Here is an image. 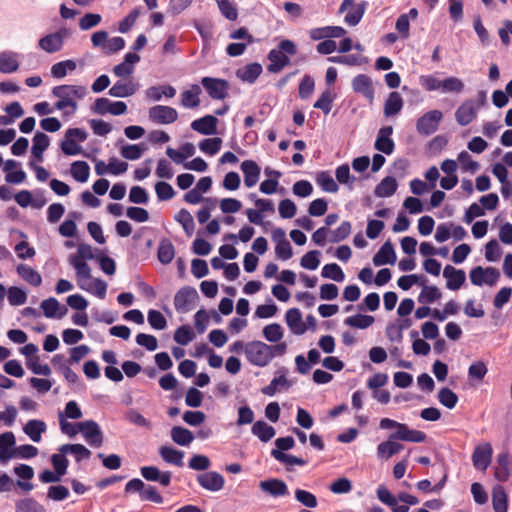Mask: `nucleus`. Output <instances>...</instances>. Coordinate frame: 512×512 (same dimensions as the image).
<instances>
[{
  "instance_id": "a211bd4d",
  "label": "nucleus",
  "mask_w": 512,
  "mask_h": 512,
  "mask_svg": "<svg viewBox=\"0 0 512 512\" xmlns=\"http://www.w3.org/2000/svg\"><path fill=\"white\" fill-rule=\"evenodd\" d=\"M68 262L76 271L79 287L87 292H91V286L82 283V279H91L90 266L86 263V261H82L76 258L75 255H70Z\"/></svg>"
},
{
  "instance_id": "393cba45",
  "label": "nucleus",
  "mask_w": 512,
  "mask_h": 512,
  "mask_svg": "<svg viewBox=\"0 0 512 512\" xmlns=\"http://www.w3.org/2000/svg\"><path fill=\"white\" fill-rule=\"evenodd\" d=\"M313 40L340 38L346 34V30L341 26H325L313 28L309 32Z\"/></svg>"
},
{
  "instance_id": "f704fd0d",
  "label": "nucleus",
  "mask_w": 512,
  "mask_h": 512,
  "mask_svg": "<svg viewBox=\"0 0 512 512\" xmlns=\"http://www.w3.org/2000/svg\"><path fill=\"white\" fill-rule=\"evenodd\" d=\"M285 319L288 327L294 334L300 335L306 331V327L302 323V314L298 308L287 310Z\"/></svg>"
},
{
  "instance_id": "4c0bfd02",
  "label": "nucleus",
  "mask_w": 512,
  "mask_h": 512,
  "mask_svg": "<svg viewBox=\"0 0 512 512\" xmlns=\"http://www.w3.org/2000/svg\"><path fill=\"white\" fill-rule=\"evenodd\" d=\"M46 429L47 426L44 421L33 419L26 423L23 431L33 442L38 443L41 441V435Z\"/></svg>"
},
{
  "instance_id": "4468645a",
  "label": "nucleus",
  "mask_w": 512,
  "mask_h": 512,
  "mask_svg": "<svg viewBox=\"0 0 512 512\" xmlns=\"http://www.w3.org/2000/svg\"><path fill=\"white\" fill-rule=\"evenodd\" d=\"M493 448L488 442L475 447L472 454V462L476 469L485 471L492 460Z\"/></svg>"
},
{
  "instance_id": "4be33fe9",
  "label": "nucleus",
  "mask_w": 512,
  "mask_h": 512,
  "mask_svg": "<svg viewBox=\"0 0 512 512\" xmlns=\"http://www.w3.org/2000/svg\"><path fill=\"white\" fill-rule=\"evenodd\" d=\"M218 119L213 115H205L192 121V130L202 135H213L217 132Z\"/></svg>"
},
{
  "instance_id": "f257e3e1",
  "label": "nucleus",
  "mask_w": 512,
  "mask_h": 512,
  "mask_svg": "<svg viewBox=\"0 0 512 512\" xmlns=\"http://www.w3.org/2000/svg\"><path fill=\"white\" fill-rule=\"evenodd\" d=\"M87 91L81 85H59L52 89V94L59 98L55 103L57 110L64 111L65 115H72L76 112L78 105L75 99H82Z\"/></svg>"
},
{
  "instance_id": "2f4dec72",
  "label": "nucleus",
  "mask_w": 512,
  "mask_h": 512,
  "mask_svg": "<svg viewBox=\"0 0 512 512\" xmlns=\"http://www.w3.org/2000/svg\"><path fill=\"white\" fill-rule=\"evenodd\" d=\"M32 156L39 162L43 161V153L50 145L49 137L43 132H36L32 139Z\"/></svg>"
},
{
  "instance_id": "c9c22d12",
  "label": "nucleus",
  "mask_w": 512,
  "mask_h": 512,
  "mask_svg": "<svg viewBox=\"0 0 512 512\" xmlns=\"http://www.w3.org/2000/svg\"><path fill=\"white\" fill-rule=\"evenodd\" d=\"M425 283L426 278L423 276L421 282L419 283V285L423 286V288L417 298L418 302L422 304H431L439 300L442 296L440 290L434 285L428 286Z\"/></svg>"
},
{
  "instance_id": "473e14b6",
  "label": "nucleus",
  "mask_w": 512,
  "mask_h": 512,
  "mask_svg": "<svg viewBox=\"0 0 512 512\" xmlns=\"http://www.w3.org/2000/svg\"><path fill=\"white\" fill-rule=\"evenodd\" d=\"M278 373L281 374L277 377H274L269 385L262 388L261 392L264 395L274 396L281 389H288L291 386L286 378V370L283 368L282 370H279Z\"/></svg>"
},
{
  "instance_id": "e2e57ef3",
  "label": "nucleus",
  "mask_w": 512,
  "mask_h": 512,
  "mask_svg": "<svg viewBox=\"0 0 512 512\" xmlns=\"http://www.w3.org/2000/svg\"><path fill=\"white\" fill-rule=\"evenodd\" d=\"M366 6L367 2L365 1L356 4V6H354L352 10L346 14L344 18L345 23L348 24L349 26L357 25L361 21L365 13Z\"/></svg>"
},
{
  "instance_id": "3c124183",
  "label": "nucleus",
  "mask_w": 512,
  "mask_h": 512,
  "mask_svg": "<svg viewBox=\"0 0 512 512\" xmlns=\"http://www.w3.org/2000/svg\"><path fill=\"white\" fill-rule=\"evenodd\" d=\"M316 183L321 189L328 193H336L338 191V184L332 177L329 171H321L316 175Z\"/></svg>"
},
{
  "instance_id": "20e7f679",
  "label": "nucleus",
  "mask_w": 512,
  "mask_h": 512,
  "mask_svg": "<svg viewBox=\"0 0 512 512\" xmlns=\"http://www.w3.org/2000/svg\"><path fill=\"white\" fill-rule=\"evenodd\" d=\"M125 492L138 493L141 501H150L156 504H161L164 501L155 486L147 485L139 478L128 481L125 485Z\"/></svg>"
},
{
  "instance_id": "e433bc0d",
  "label": "nucleus",
  "mask_w": 512,
  "mask_h": 512,
  "mask_svg": "<svg viewBox=\"0 0 512 512\" xmlns=\"http://www.w3.org/2000/svg\"><path fill=\"white\" fill-rule=\"evenodd\" d=\"M15 445V436L13 432H5L0 435V460L3 462L14 458V450L12 447Z\"/></svg>"
},
{
  "instance_id": "5fc2aeb1",
  "label": "nucleus",
  "mask_w": 512,
  "mask_h": 512,
  "mask_svg": "<svg viewBox=\"0 0 512 512\" xmlns=\"http://www.w3.org/2000/svg\"><path fill=\"white\" fill-rule=\"evenodd\" d=\"M175 220L182 226L187 236H191L195 229V222L191 213L186 209H181L175 216Z\"/></svg>"
},
{
  "instance_id": "423d86ee",
  "label": "nucleus",
  "mask_w": 512,
  "mask_h": 512,
  "mask_svg": "<svg viewBox=\"0 0 512 512\" xmlns=\"http://www.w3.org/2000/svg\"><path fill=\"white\" fill-rule=\"evenodd\" d=\"M443 113L440 110H430L418 118L416 130L421 136H430L434 134L442 121Z\"/></svg>"
},
{
  "instance_id": "49530a36",
  "label": "nucleus",
  "mask_w": 512,
  "mask_h": 512,
  "mask_svg": "<svg viewBox=\"0 0 512 512\" xmlns=\"http://www.w3.org/2000/svg\"><path fill=\"white\" fill-rule=\"evenodd\" d=\"M403 107V99L398 92H391L384 103V115L394 116L400 113Z\"/></svg>"
},
{
  "instance_id": "0eeeda50",
  "label": "nucleus",
  "mask_w": 512,
  "mask_h": 512,
  "mask_svg": "<svg viewBox=\"0 0 512 512\" xmlns=\"http://www.w3.org/2000/svg\"><path fill=\"white\" fill-rule=\"evenodd\" d=\"M199 295L197 290L191 286H184L174 296V307L179 313H187L193 309Z\"/></svg>"
},
{
  "instance_id": "aec40b11",
  "label": "nucleus",
  "mask_w": 512,
  "mask_h": 512,
  "mask_svg": "<svg viewBox=\"0 0 512 512\" xmlns=\"http://www.w3.org/2000/svg\"><path fill=\"white\" fill-rule=\"evenodd\" d=\"M41 309L43 310V314L46 318H63L68 309L66 306L61 305L59 301L54 297H49L43 300L40 304Z\"/></svg>"
},
{
  "instance_id": "6ab92c4d",
  "label": "nucleus",
  "mask_w": 512,
  "mask_h": 512,
  "mask_svg": "<svg viewBox=\"0 0 512 512\" xmlns=\"http://www.w3.org/2000/svg\"><path fill=\"white\" fill-rule=\"evenodd\" d=\"M355 93L363 95L370 103L374 100V89L371 78L366 74H359L352 80Z\"/></svg>"
},
{
  "instance_id": "603ef678",
  "label": "nucleus",
  "mask_w": 512,
  "mask_h": 512,
  "mask_svg": "<svg viewBox=\"0 0 512 512\" xmlns=\"http://www.w3.org/2000/svg\"><path fill=\"white\" fill-rule=\"evenodd\" d=\"M71 175L72 177L80 182H87L90 175V167L85 161H75L71 164Z\"/></svg>"
},
{
  "instance_id": "a18cd8bd",
  "label": "nucleus",
  "mask_w": 512,
  "mask_h": 512,
  "mask_svg": "<svg viewBox=\"0 0 512 512\" xmlns=\"http://www.w3.org/2000/svg\"><path fill=\"white\" fill-rule=\"evenodd\" d=\"M492 506L494 512H507L508 498L504 487L501 485L494 486L492 490Z\"/></svg>"
},
{
  "instance_id": "412c9836",
  "label": "nucleus",
  "mask_w": 512,
  "mask_h": 512,
  "mask_svg": "<svg viewBox=\"0 0 512 512\" xmlns=\"http://www.w3.org/2000/svg\"><path fill=\"white\" fill-rule=\"evenodd\" d=\"M443 276L447 279V289L452 291L460 289L466 280L465 272L461 269H456L451 265L445 266L443 270Z\"/></svg>"
},
{
  "instance_id": "bb28decb",
  "label": "nucleus",
  "mask_w": 512,
  "mask_h": 512,
  "mask_svg": "<svg viewBox=\"0 0 512 512\" xmlns=\"http://www.w3.org/2000/svg\"><path fill=\"white\" fill-rule=\"evenodd\" d=\"M398 438H392V433L389 435L388 440L381 442L377 446V455L382 459H389L393 455L403 450L404 446L400 444Z\"/></svg>"
},
{
  "instance_id": "864d4df0",
  "label": "nucleus",
  "mask_w": 512,
  "mask_h": 512,
  "mask_svg": "<svg viewBox=\"0 0 512 512\" xmlns=\"http://www.w3.org/2000/svg\"><path fill=\"white\" fill-rule=\"evenodd\" d=\"M375 319L370 315L356 314L344 320L345 325L357 329H366L374 323Z\"/></svg>"
},
{
  "instance_id": "f8f14e48",
  "label": "nucleus",
  "mask_w": 512,
  "mask_h": 512,
  "mask_svg": "<svg viewBox=\"0 0 512 512\" xmlns=\"http://www.w3.org/2000/svg\"><path fill=\"white\" fill-rule=\"evenodd\" d=\"M70 35V32L66 28H62L57 32L48 34L38 41V46L40 49L44 50L47 53H55L62 49L64 44V39Z\"/></svg>"
},
{
  "instance_id": "ddd939ff",
  "label": "nucleus",
  "mask_w": 512,
  "mask_h": 512,
  "mask_svg": "<svg viewBox=\"0 0 512 512\" xmlns=\"http://www.w3.org/2000/svg\"><path fill=\"white\" fill-rule=\"evenodd\" d=\"M80 432L86 442L92 447H100L103 443V434L97 422L93 420L83 421Z\"/></svg>"
},
{
  "instance_id": "9d476101",
  "label": "nucleus",
  "mask_w": 512,
  "mask_h": 512,
  "mask_svg": "<svg viewBox=\"0 0 512 512\" xmlns=\"http://www.w3.org/2000/svg\"><path fill=\"white\" fill-rule=\"evenodd\" d=\"M148 118L152 123L168 125L177 121L178 112L171 106L155 105L149 109Z\"/></svg>"
},
{
  "instance_id": "de8ad7c7",
  "label": "nucleus",
  "mask_w": 512,
  "mask_h": 512,
  "mask_svg": "<svg viewBox=\"0 0 512 512\" xmlns=\"http://www.w3.org/2000/svg\"><path fill=\"white\" fill-rule=\"evenodd\" d=\"M175 256V248L172 242L164 238L160 241L157 251V257L160 263L167 265L171 263Z\"/></svg>"
},
{
  "instance_id": "09e8293b",
  "label": "nucleus",
  "mask_w": 512,
  "mask_h": 512,
  "mask_svg": "<svg viewBox=\"0 0 512 512\" xmlns=\"http://www.w3.org/2000/svg\"><path fill=\"white\" fill-rule=\"evenodd\" d=\"M18 275L32 286L38 287L42 283V277L38 271L25 265L19 264L16 268Z\"/></svg>"
},
{
  "instance_id": "338daca9",
  "label": "nucleus",
  "mask_w": 512,
  "mask_h": 512,
  "mask_svg": "<svg viewBox=\"0 0 512 512\" xmlns=\"http://www.w3.org/2000/svg\"><path fill=\"white\" fill-rule=\"evenodd\" d=\"M457 160L464 172L475 173L480 168L479 163L474 161L467 151H461L458 154Z\"/></svg>"
},
{
  "instance_id": "6e6d98bb",
  "label": "nucleus",
  "mask_w": 512,
  "mask_h": 512,
  "mask_svg": "<svg viewBox=\"0 0 512 512\" xmlns=\"http://www.w3.org/2000/svg\"><path fill=\"white\" fill-rule=\"evenodd\" d=\"M220 13L230 21H236L238 18L237 5L232 0H215Z\"/></svg>"
},
{
  "instance_id": "cd10ccee",
  "label": "nucleus",
  "mask_w": 512,
  "mask_h": 512,
  "mask_svg": "<svg viewBox=\"0 0 512 512\" xmlns=\"http://www.w3.org/2000/svg\"><path fill=\"white\" fill-rule=\"evenodd\" d=\"M263 71L260 63L254 62L247 64L236 70V77L242 82L253 84Z\"/></svg>"
},
{
  "instance_id": "5701e85b",
  "label": "nucleus",
  "mask_w": 512,
  "mask_h": 512,
  "mask_svg": "<svg viewBox=\"0 0 512 512\" xmlns=\"http://www.w3.org/2000/svg\"><path fill=\"white\" fill-rule=\"evenodd\" d=\"M396 253L393 244L390 240L386 241L373 256V264L375 266H382L385 264L393 265L396 262Z\"/></svg>"
},
{
  "instance_id": "680f3d73",
  "label": "nucleus",
  "mask_w": 512,
  "mask_h": 512,
  "mask_svg": "<svg viewBox=\"0 0 512 512\" xmlns=\"http://www.w3.org/2000/svg\"><path fill=\"white\" fill-rule=\"evenodd\" d=\"M222 145V139L219 137L206 138L199 142V149L210 156L217 154Z\"/></svg>"
},
{
  "instance_id": "a19ab883",
  "label": "nucleus",
  "mask_w": 512,
  "mask_h": 512,
  "mask_svg": "<svg viewBox=\"0 0 512 512\" xmlns=\"http://www.w3.org/2000/svg\"><path fill=\"white\" fill-rule=\"evenodd\" d=\"M17 53L4 51L0 53V72L10 74L16 72L19 68Z\"/></svg>"
},
{
  "instance_id": "9b49d317",
  "label": "nucleus",
  "mask_w": 512,
  "mask_h": 512,
  "mask_svg": "<svg viewBox=\"0 0 512 512\" xmlns=\"http://www.w3.org/2000/svg\"><path fill=\"white\" fill-rule=\"evenodd\" d=\"M201 84L212 99L223 100L228 96L229 82L225 79L203 77Z\"/></svg>"
},
{
  "instance_id": "f3484780",
  "label": "nucleus",
  "mask_w": 512,
  "mask_h": 512,
  "mask_svg": "<svg viewBox=\"0 0 512 512\" xmlns=\"http://www.w3.org/2000/svg\"><path fill=\"white\" fill-rule=\"evenodd\" d=\"M392 133V126H384L380 128L374 144L375 149L386 155H391L395 149L394 141L391 138Z\"/></svg>"
},
{
  "instance_id": "58836bf2",
  "label": "nucleus",
  "mask_w": 512,
  "mask_h": 512,
  "mask_svg": "<svg viewBox=\"0 0 512 512\" xmlns=\"http://www.w3.org/2000/svg\"><path fill=\"white\" fill-rule=\"evenodd\" d=\"M251 432L254 436H256L262 442H268L275 436V429L273 426L267 424L263 420L256 421L252 428Z\"/></svg>"
},
{
  "instance_id": "39448f33",
  "label": "nucleus",
  "mask_w": 512,
  "mask_h": 512,
  "mask_svg": "<svg viewBox=\"0 0 512 512\" xmlns=\"http://www.w3.org/2000/svg\"><path fill=\"white\" fill-rule=\"evenodd\" d=\"M87 138V132L81 128H69L65 137L61 142V150L65 155L73 156L82 153V147L77 144L76 139L79 142H84Z\"/></svg>"
},
{
  "instance_id": "7c9ffc66",
  "label": "nucleus",
  "mask_w": 512,
  "mask_h": 512,
  "mask_svg": "<svg viewBox=\"0 0 512 512\" xmlns=\"http://www.w3.org/2000/svg\"><path fill=\"white\" fill-rule=\"evenodd\" d=\"M511 457L508 452H501L497 456V465L494 476L500 482H506L510 477Z\"/></svg>"
},
{
  "instance_id": "2eb2a0df",
  "label": "nucleus",
  "mask_w": 512,
  "mask_h": 512,
  "mask_svg": "<svg viewBox=\"0 0 512 512\" xmlns=\"http://www.w3.org/2000/svg\"><path fill=\"white\" fill-rule=\"evenodd\" d=\"M197 482L205 490L218 492L223 489L225 479L220 473L209 471L197 475Z\"/></svg>"
},
{
  "instance_id": "69168bd1",
  "label": "nucleus",
  "mask_w": 512,
  "mask_h": 512,
  "mask_svg": "<svg viewBox=\"0 0 512 512\" xmlns=\"http://www.w3.org/2000/svg\"><path fill=\"white\" fill-rule=\"evenodd\" d=\"M144 144H127L121 148V155L128 160H137L145 152Z\"/></svg>"
},
{
  "instance_id": "bf43d9fd",
  "label": "nucleus",
  "mask_w": 512,
  "mask_h": 512,
  "mask_svg": "<svg viewBox=\"0 0 512 512\" xmlns=\"http://www.w3.org/2000/svg\"><path fill=\"white\" fill-rule=\"evenodd\" d=\"M76 69V62L72 59L60 61L55 63L51 67V74L54 78L61 79L67 75L68 71H73Z\"/></svg>"
},
{
  "instance_id": "7ed1b4c3",
  "label": "nucleus",
  "mask_w": 512,
  "mask_h": 512,
  "mask_svg": "<svg viewBox=\"0 0 512 512\" xmlns=\"http://www.w3.org/2000/svg\"><path fill=\"white\" fill-rule=\"evenodd\" d=\"M270 345L262 341H251L245 345V356L254 366L265 367L272 361Z\"/></svg>"
},
{
  "instance_id": "79ce46f5",
  "label": "nucleus",
  "mask_w": 512,
  "mask_h": 512,
  "mask_svg": "<svg viewBox=\"0 0 512 512\" xmlns=\"http://www.w3.org/2000/svg\"><path fill=\"white\" fill-rule=\"evenodd\" d=\"M58 450L63 454L73 455L76 462L89 459L91 456V451L82 444H64Z\"/></svg>"
},
{
  "instance_id": "1a4fd4ad",
  "label": "nucleus",
  "mask_w": 512,
  "mask_h": 512,
  "mask_svg": "<svg viewBox=\"0 0 512 512\" xmlns=\"http://www.w3.org/2000/svg\"><path fill=\"white\" fill-rule=\"evenodd\" d=\"M91 111L97 115L110 113L111 115L118 116L127 111V105L123 101H111L108 98L101 97L95 100L91 106Z\"/></svg>"
},
{
  "instance_id": "052dcab7",
  "label": "nucleus",
  "mask_w": 512,
  "mask_h": 512,
  "mask_svg": "<svg viewBox=\"0 0 512 512\" xmlns=\"http://www.w3.org/2000/svg\"><path fill=\"white\" fill-rule=\"evenodd\" d=\"M321 275L323 278L332 279L336 282H343L345 279V274L342 268L336 263L324 265Z\"/></svg>"
},
{
  "instance_id": "dca6fc26",
  "label": "nucleus",
  "mask_w": 512,
  "mask_h": 512,
  "mask_svg": "<svg viewBox=\"0 0 512 512\" xmlns=\"http://www.w3.org/2000/svg\"><path fill=\"white\" fill-rule=\"evenodd\" d=\"M478 107L472 99L465 100L456 110L455 119L460 126L469 125L477 116Z\"/></svg>"
},
{
  "instance_id": "13d9d810",
  "label": "nucleus",
  "mask_w": 512,
  "mask_h": 512,
  "mask_svg": "<svg viewBox=\"0 0 512 512\" xmlns=\"http://www.w3.org/2000/svg\"><path fill=\"white\" fill-rule=\"evenodd\" d=\"M271 456L275 460H277L280 463L285 464L286 466H293V465L304 466L307 464V461L304 460L303 458H300V457H297L294 455H290V454H286L279 450H272Z\"/></svg>"
},
{
  "instance_id": "8fccbe9b",
  "label": "nucleus",
  "mask_w": 512,
  "mask_h": 512,
  "mask_svg": "<svg viewBox=\"0 0 512 512\" xmlns=\"http://www.w3.org/2000/svg\"><path fill=\"white\" fill-rule=\"evenodd\" d=\"M172 440L180 446H189L194 440L193 433L181 426H174L171 429Z\"/></svg>"
},
{
  "instance_id": "ea45409f",
  "label": "nucleus",
  "mask_w": 512,
  "mask_h": 512,
  "mask_svg": "<svg viewBox=\"0 0 512 512\" xmlns=\"http://www.w3.org/2000/svg\"><path fill=\"white\" fill-rule=\"evenodd\" d=\"M161 458L169 464L182 467L184 465L183 458L184 452L177 450L171 446H161L159 449Z\"/></svg>"
},
{
  "instance_id": "c756f323",
  "label": "nucleus",
  "mask_w": 512,
  "mask_h": 512,
  "mask_svg": "<svg viewBox=\"0 0 512 512\" xmlns=\"http://www.w3.org/2000/svg\"><path fill=\"white\" fill-rule=\"evenodd\" d=\"M259 486L263 492L273 497L286 496L289 493L286 483L280 479L261 481Z\"/></svg>"
},
{
  "instance_id": "c03bdc74",
  "label": "nucleus",
  "mask_w": 512,
  "mask_h": 512,
  "mask_svg": "<svg viewBox=\"0 0 512 512\" xmlns=\"http://www.w3.org/2000/svg\"><path fill=\"white\" fill-rule=\"evenodd\" d=\"M136 85L132 82L117 81L108 91L112 97L126 98L132 96L136 92Z\"/></svg>"
},
{
  "instance_id": "a878e982",
  "label": "nucleus",
  "mask_w": 512,
  "mask_h": 512,
  "mask_svg": "<svg viewBox=\"0 0 512 512\" xmlns=\"http://www.w3.org/2000/svg\"><path fill=\"white\" fill-rule=\"evenodd\" d=\"M241 170L244 175V184L246 187L251 188L255 186L259 180L260 167L253 160H245L241 163Z\"/></svg>"
},
{
  "instance_id": "774afa93",
  "label": "nucleus",
  "mask_w": 512,
  "mask_h": 512,
  "mask_svg": "<svg viewBox=\"0 0 512 512\" xmlns=\"http://www.w3.org/2000/svg\"><path fill=\"white\" fill-rule=\"evenodd\" d=\"M16 512H43V506L33 498H25L16 503Z\"/></svg>"
},
{
  "instance_id": "6e6552de",
  "label": "nucleus",
  "mask_w": 512,
  "mask_h": 512,
  "mask_svg": "<svg viewBox=\"0 0 512 512\" xmlns=\"http://www.w3.org/2000/svg\"><path fill=\"white\" fill-rule=\"evenodd\" d=\"M500 277V272L495 267L476 266L470 270L469 278L473 285L482 286L486 284L488 286L496 285Z\"/></svg>"
},
{
  "instance_id": "f03ea898",
  "label": "nucleus",
  "mask_w": 512,
  "mask_h": 512,
  "mask_svg": "<svg viewBox=\"0 0 512 512\" xmlns=\"http://www.w3.org/2000/svg\"><path fill=\"white\" fill-rule=\"evenodd\" d=\"M297 53L296 44L288 39L282 40L277 49L269 51L267 58L270 61L267 70L270 73H279L290 64L289 56Z\"/></svg>"
},
{
  "instance_id": "72a5a7b5",
  "label": "nucleus",
  "mask_w": 512,
  "mask_h": 512,
  "mask_svg": "<svg viewBox=\"0 0 512 512\" xmlns=\"http://www.w3.org/2000/svg\"><path fill=\"white\" fill-rule=\"evenodd\" d=\"M145 95L148 99L158 102L162 97L173 98L176 95V89L169 84L151 86L146 89Z\"/></svg>"
},
{
  "instance_id": "4d7b16f0",
  "label": "nucleus",
  "mask_w": 512,
  "mask_h": 512,
  "mask_svg": "<svg viewBox=\"0 0 512 512\" xmlns=\"http://www.w3.org/2000/svg\"><path fill=\"white\" fill-rule=\"evenodd\" d=\"M80 214L77 212H70L69 219H66L59 226V233L63 237H74L77 232V225L75 219L79 218Z\"/></svg>"
},
{
  "instance_id": "b1692460",
  "label": "nucleus",
  "mask_w": 512,
  "mask_h": 512,
  "mask_svg": "<svg viewBox=\"0 0 512 512\" xmlns=\"http://www.w3.org/2000/svg\"><path fill=\"white\" fill-rule=\"evenodd\" d=\"M392 438H398L400 441L422 443L426 440L427 436L420 430L410 429L407 424H402L399 431L392 433Z\"/></svg>"
},
{
  "instance_id": "0e129e2a",
  "label": "nucleus",
  "mask_w": 512,
  "mask_h": 512,
  "mask_svg": "<svg viewBox=\"0 0 512 512\" xmlns=\"http://www.w3.org/2000/svg\"><path fill=\"white\" fill-rule=\"evenodd\" d=\"M8 302L11 306H20L26 303L27 293L22 288L11 286L7 291Z\"/></svg>"
},
{
  "instance_id": "c85d7f7f",
  "label": "nucleus",
  "mask_w": 512,
  "mask_h": 512,
  "mask_svg": "<svg viewBox=\"0 0 512 512\" xmlns=\"http://www.w3.org/2000/svg\"><path fill=\"white\" fill-rule=\"evenodd\" d=\"M202 90L199 85L193 84L189 89L184 90L180 95V102L184 108L194 109L200 105V94Z\"/></svg>"
},
{
  "instance_id": "37998d69",
  "label": "nucleus",
  "mask_w": 512,
  "mask_h": 512,
  "mask_svg": "<svg viewBox=\"0 0 512 512\" xmlns=\"http://www.w3.org/2000/svg\"><path fill=\"white\" fill-rule=\"evenodd\" d=\"M397 187L396 179L392 176H387L375 187L374 194L381 198L390 197L396 192Z\"/></svg>"
}]
</instances>
